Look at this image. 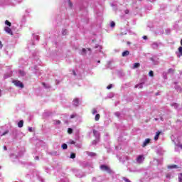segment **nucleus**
Listing matches in <instances>:
<instances>
[{
    "instance_id": "obj_1",
    "label": "nucleus",
    "mask_w": 182,
    "mask_h": 182,
    "mask_svg": "<svg viewBox=\"0 0 182 182\" xmlns=\"http://www.w3.org/2000/svg\"><path fill=\"white\" fill-rule=\"evenodd\" d=\"M100 168L102 170V171H107L108 174H112V169H110V167L107 165H101Z\"/></svg>"
},
{
    "instance_id": "obj_2",
    "label": "nucleus",
    "mask_w": 182,
    "mask_h": 182,
    "mask_svg": "<svg viewBox=\"0 0 182 182\" xmlns=\"http://www.w3.org/2000/svg\"><path fill=\"white\" fill-rule=\"evenodd\" d=\"M15 86H17L18 87H21V89H23L24 86L23 84L19 81V80H13L12 82Z\"/></svg>"
},
{
    "instance_id": "obj_3",
    "label": "nucleus",
    "mask_w": 182,
    "mask_h": 182,
    "mask_svg": "<svg viewBox=\"0 0 182 182\" xmlns=\"http://www.w3.org/2000/svg\"><path fill=\"white\" fill-rule=\"evenodd\" d=\"M4 31L5 32H6V33H8L9 35H14V32L12 31V29L8 26L4 27Z\"/></svg>"
},
{
    "instance_id": "obj_4",
    "label": "nucleus",
    "mask_w": 182,
    "mask_h": 182,
    "mask_svg": "<svg viewBox=\"0 0 182 182\" xmlns=\"http://www.w3.org/2000/svg\"><path fill=\"white\" fill-rule=\"evenodd\" d=\"M143 160H144V158L143 156V155H139L137 158H136V161L137 163H141L143 161Z\"/></svg>"
},
{
    "instance_id": "obj_5",
    "label": "nucleus",
    "mask_w": 182,
    "mask_h": 182,
    "mask_svg": "<svg viewBox=\"0 0 182 182\" xmlns=\"http://www.w3.org/2000/svg\"><path fill=\"white\" fill-rule=\"evenodd\" d=\"M86 50H89V52H91L92 49L90 48H87V49L86 48H82L81 54L82 55H86Z\"/></svg>"
},
{
    "instance_id": "obj_6",
    "label": "nucleus",
    "mask_w": 182,
    "mask_h": 182,
    "mask_svg": "<svg viewBox=\"0 0 182 182\" xmlns=\"http://www.w3.org/2000/svg\"><path fill=\"white\" fill-rule=\"evenodd\" d=\"M150 143V139H146L142 144V147H146Z\"/></svg>"
},
{
    "instance_id": "obj_7",
    "label": "nucleus",
    "mask_w": 182,
    "mask_h": 182,
    "mask_svg": "<svg viewBox=\"0 0 182 182\" xmlns=\"http://www.w3.org/2000/svg\"><path fill=\"white\" fill-rule=\"evenodd\" d=\"M73 105L74 106H76V107L79 106V99L75 98L73 100Z\"/></svg>"
},
{
    "instance_id": "obj_8",
    "label": "nucleus",
    "mask_w": 182,
    "mask_h": 182,
    "mask_svg": "<svg viewBox=\"0 0 182 182\" xmlns=\"http://www.w3.org/2000/svg\"><path fill=\"white\" fill-rule=\"evenodd\" d=\"M122 55L124 58L126 56H129V55H130V52L129 50H125L122 53Z\"/></svg>"
},
{
    "instance_id": "obj_9",
    "label": "nucleus",
    "mask_w": 182,
    "mask_h": 182,
    "mask_svg": "<svg viewBox=\"0 0 182 182\" xmlns=\"http://www.w3.org/2000/svg\"><path fill=\"white\" fill-rule=\"evenodd\" d=\"M161 134V132L160 131L156 132V134L154 136V140H159V136Z\"/></svg>"
},
{
    "instance_id": "obj_10",
    "label": "nucleus",
    "mask_w": 182,
    "mask_h": 182,
    "mask_svg": "<svg viewBox=\"0 0 182 182\" xmlns=\"http://www.w3.org/2000/svg\"><path fill=\"white\" fill-rule=\"evenodd\" d=\"M18 127H23V120L19 121V122L18 123Z\"/></svg>"
},
{
    "instance_id": "obj_11",
    "label": "nucleus",
    "mask_w": 182,
    "mask_h": 182,
    "mask_svg": "<svg viewBox=\"0 0 182 182\" xmlns=\"http://www.w3.org/2000/svg\"><path fill=\"white\" fill-rule=\"evenodd\" d=\"M100 119V114H97L95 115V122H99Z\"/></svg>"
},
{
    "instance_id": "obj_12",
    "label": "nucleus",
    "mask_w": 182,
    "mask_h": 182,
    "mask_svg": "<svg viewBox=\"0 0 182 182\" xmlns=\"http://www.w3.org/2000/svg\"><path fill=\"white\" fill-rule=\"evenodd\" d=\"M168 168H178V166L177 165H169Z\"/></svg>"
},
{
    "instance_id": "obj_13",
    "label": "nucleus",
    "mask_w": 182,
    "mask_h": 182,
    "mask_svg": "<svg viewBox=\"0 0 182 182\" xmlns=\"http://www.w3.org/2000/svg\"><path fill=\"white\" fill-rule=\"evenodd\" d=\"M140 68V63H135L134 64L133 68H134V69H136V68Z\"/></svg>"
},
{
    "instance_id": "obj_14",
    "label": "nucleus",
    "mask_w": 182,
    "mask_h": 182,
    "mask_svg": "<svg viewBox=\"0 0 182 182\" xmlns=\"http://www.w3.org/2000/svg\"><path fill=\"white\" fill-rule=\"evenodd\" d=\"M5 23H6V25H7V26H9V27L12 26V23L11 22H9V21H8V20L5 21Z\"/></svg>"
},
{
    "instance_id": "obj_15",
    "label": "nucleus",
    "mask_w": 182,
    "mask_h": 182,
    "mask_svg": "<svg viewBox=\"0 0 182 182\" xmlns=\"http://www.w3.org/2000/svg\"><path fill=\"white\" fill-rule=\"evenodd\" d=\"M70 159H76V154L71 153V154L70 156Z\"/></svg>"
},
{
    "instance_id": "obj_16",
    "label": "nucleus",
    "mask_w": 182,
    "mask_h": 182,
    "mask_svg": "<svg viewBox=\"0 0 182 182\" xmlns=\"http://www.w3.org/2000/svg\"><path fill=\"white\" fill-rule=\"evenodd\" d=\"M68 134H72V133H73V129L72 128H68Z\"/></svg>"
},
{
    "instance_id": "obj_17",
    "label": "nucleus",
    "mask_w": 182,
    "mask_h": 182,
    "mask_svg": "<svg viewBox=\"0 0 182 182\" xmlns=\"http://www.w3.org/2000/svg\"><path fill=\"white\" fill-rule=\"evenodd\" d=\"M62 149H63V150H66V149H68V144H63L62 145Z\"/></svg>"
},
{
    "instance_id": "obj_18",
    "label": "nucleus",
    "mask_w": 182,
    "mask_h": 182,
    "mask_svg": "<svg viewBox=\"0 0 182 182\" xmlns=\"http://www.w3.org/2000/svg\"><path fill=\"white\" fill-rule=\"evenodd\" d=\"M149 75L151 76V77H153V76H154V73L153 72V70L149 71Z\"/></svg>"
},
{
    "instance_id": "obj_19",
    "label": "nucleus",
    "mask_w": 182,
    "mask_h": 182,
    "mask_svg": "<svg viewBox=\"0 0 182 182\" xmlns=\"http://www.w3.org/2000/svg\"><path fill=\"white\" fill-rule=\"evenodd\" d=\"M96 113H97V110L96 109V108H94L92 109V114H96Z\"/></svg>"
},
{
    "instance_id": "obj_20",
    "label": "nucleus",
    "mask_w": 182,
    "mask_h": 182,
    "mask_svg": "<svg viewBox=\"0 0 182 182\" xmlns=\"http://www.w3.org/2000/svg\"><path fill=\"white\" fill-rule=\"evenodd\" d=\"M110 26H111V28H114V26H116V23H114V21L111 22Z\"/></svg>"
},
{
    "instance_id": "obj_21",
    "label": "nucleus",
    "mask_w": 182,
    "mask_h": 182,
    "mask_svg": "<svg viewBox=\"0 0 182 182\" xmlns=\"http://www.w3.org/2000/svg\"><path fill=\"white\" fill-rule=\"evenodd\" d=\"M152 47L154 48H159V44H157V43H154L153 44H152Z\"/></svg>"
},
{
    "instance_id": "obj_22",
    "label": "nucleus",
    "mask_w": 182,
    "mask_h": 182,
    "mask_svg": "<svg viewBox=\"0 0 182 182\" xmlns=\"http://www.w3.org/2000/svg\"><path fill=\"white\" fill-rule=\"evenodd\" d=\"M63 35L65 36L66 35H68V30L65 29L63 31Z\"/></svg>"
},
{
    "instance_id": "obj_23",
    "label": "nucleus",
    "mask_w": 182,
    "mask_h": 182,
    "mask_svg": "<svg viewBox=\"0 0 182 182\" xmlns=\"http://www.w3.org/2000/svg\"><path fill=\"white\" fill-rule=\"evenodd\" d=\"M54 124H60V120H54Z\"/></svg>"
},
{
    "instance_id": "obj_24",
    "label": "nucleus",
    "mask_w": 182,
    "mask_h": 182,
    "mask_svg": "<svg viewBox=\"0 0 182 182\" xmlns=\"http://www.w3.org/2000/svg\"><path fill=\"white\" fill-rule=\"evenodd\" d=\"M178 52H179V53L181 55V56H182V47L181 46H180L179 48H178Z\"/></svg>"
},
{
    "instance_id": "obj_25",
    "label": "nucleus",
    "mask_w": 182,
    "mask_h": 182,
    "mask_svg": "<svg viewBox=\"0 0 182 182\" xmlns=\"http://www.w3.org/2000/svg\"><path fill=\"white\" fill-rule=\"evenodd\" d=\"M92 133H93L94 136H96V134H97V130L93 129Z\"/></svg>"
},
{
    "instance_id": "obj_26",
    "label": "nucleus",
    "mask_w": 182,
    "mask_h": 182,
    "mask_svg": "<svg viewBox=\"0 0 182 182\" xmlns=\"http://www.w3.org/2000/svg\"><path fill=\"white\" fill-rule=\"evenodd\" d=\"M129 9H126V10L124 11V14H125L126 15H129Z\"/></svg>"
},
{
    "instance_id": "obj_27",
    "label": "nucleus",
    "mask_w": 182,
    "mask_h": 182,
    "mask_svg": "<svg viewBox=\"0 0 182 182\" xmlns=\"http://www.w3.org/2000/svg\"><path fill=\"white\" fill-rule=\"evenodd\" d=\"M76 142L73 140H70V144H75Z\"/></svg>"
},
{
    "instance_id": "obj_28",
    "label": "nucleus",
    "mask_w": 182,
    "mask_h": 182,
    "mask_svg": "<svg viewBox=\"0 0 182 182\" xmlns=\"http://www.w3.org/2000/svg\"><path fill=\"white\" fill-rule=\"evenodd\" d=\"M135 87H143V84H139V85H136Z\"/></svg>"
},
{
    "instance_id": "obj_29",
    "label": "nucleus",
    "mask_w": 182,
    "mask_h": 182,
    "mask_svg": "<svg viewBox=\"0 0 182 182\" xmlns=\"http://www.w3.org/2000/svg\"><path fill=\"white\" fill-rule=\"evenodd\" d=\"M75 117H76V115H75V114L70 115V119H75Z\"/></svg>"
},
{
    "instance_id": "obj_30",
    "label": "nucleus",
    "mask_w": 182,
    "mask_h": 182,
    "mask_svg": "<svg viewBox=\"0 0 182 182\" xmlns=\"http://www.w3.org/2000/svg\"><path fill=\"white\" fill-rule=\"evenodd\" d=\"M112 84L109 85L107 87V89H110L112 87Z\"/></svg>"
},
{
    "instance_id": "obj_31",
    "label": "nucleus",
    "mask_w": 182,
    "mask_h": 182,
    "mask_svg": "<svg viewBox=\"0 0 182 182\" xmlns=\"http://www.w3.org/2000/svg\"><path fill=\"white\" fill-rule=\"evenodd\" d=\"M4 46L2 45V42H1L0 41V49H2V47H3Z\"/></svg>"
},
{
    "instance_id": "obj_32",
    "label": "nucleus",
    "mask_w": 182,
    "mask_h": 182,
    "mask_svg": "<svg viewBox=\"0 0 182 182\" xmlns=\"http://www.w3.org/2000/svg\"><path fill=\"white\" fill-rule=\"evenodd\" d=\"M124 181H126V182H132V181H130V180H129L128 178H124Z\"/></svg>"
},
{
    "instance_id": "obj_33",
    "label": "nucleus",
    "mask_w": 182,
    "mask_h": 182,
    "mask_svg": "<svg viewBox=\"0 0 182 182\" xmlns=\"http://www.w3.org/2000/svg\"><path fill=\"white\" fill-rule=\"evenodd\" d=\"M178 181H179V182H182V178H181V177H179V178H178Z\"/></svg>"
},
{
    "instance_id": "obj_34",
    "label": "nucleus",
    "mask_w": 182,
    "mask_h": 182,
    "mask_svg": "<svg viewBox=\"0 0 182 182\" xmlns=\"http://www.w3.org/2000/svg\"><path fill=\"white\" fill-rule=\"evenodd\" d=\"M4 150H5V151L8 150V149L6 148V146H4Z\"/></svg>"
},
{
    "instance_id": "obj_35",
    "label": "nucleus",
    "mask_w": 182,
    "mask_h": 182,
    "mask_svg": "<svg viewBox=\"0 0 182 182\" xmlns=\"http://www.w3.org/2000/svg\"><path fill=\"white\" fill-rule=\"evenodd\" d=\"M90 156H96V154H95V153H91V154H90Z\"/></svg>"
},
{
    "instance_id": "obj_36",
    "label": "nucleus",
    "mask_w": 182,
    "mask_h": 182,
    "mask_svg": "<svg viewBox=\"0 0 182 182\" xmlns=\"http://www.w3.org/2000/svg\"><path fill=\"white\" fill-rule=\"evenodd\" d=\"M73 73L74 76H76V72H75V70L73 71Z\"/></svg>"
},
{
    "instance_id": "obj_37",
    "label": "nucleus",
    "mask_w": 182,
    "mask_h": 182,
    "mask_svg": "<svg viewBox=\"0 0 182 182\" xmlns=\"http://www.w3.org/2000/svg\"><path fill=\"white\" fill-rule=\"evenodd\" d=\"M178 147H179L180 149H181V150H182V144H179V145H178Z\"/></svg>"
},
{
    "instance_id": "obj_38",
    "label": "nucleus",
    "mask_w": 182,
    "mask_h": 182,
    "mask_svg": "<svg viewBox=\"0 0 182 182\" xmlns=\"http://www.w3.org/2000/svg\"><path fill=\"white\" fill-rule=\"evenodd\" d=\"M43 86H46V84L45 82H42Z\"/></svg>"
},
{
    "instance_id": "obj_39",
    "label": "nucleus",
    "mask_w": 182,
    "mask_h": 182,
    "mask_svg": "<svg viewBox=\"0 0 182 182\" xmlns=\"http://www.w3.org/2000/svg\"><path fill=\"white\" fill-rule=\"evenodd\" d=\"M29 132H32V127L28 128Z\"/></svg>"
},
{
    "instance_id": "obj_40",
    "label": "nucleus",
    "mask_w": 182,
    "mask_h": 182,
    "mask_svg": "<svg viewBox=\"0 0 182 182\" xmlns=\"http://www.w3.org/2000/svg\"><path fill=\"white\" fill-rule=\"evenodd\" d=\"M175 106H176V107H178V104L175 103Z\"/></svg>"
},
{
    "instance_id": "obj_41",
    "label": "nucleus",
    "mask_w": 182,
    "mask_h": 182,
    "mask_svg": "<svg viewBox=\"0 0 182 182\" xmlns=\"http://www.w3.org/2000/svg\"><path fill=\"white\" fill-rule=\"evenodd\" d=\"M36 160H39V156H36Z\"/></svg>"
},
{
    "instance_id": "obj_42",
    "label": "nucleus",
    "mask_w": 182,
    "mask_h": 182,
    "mask_svg": "<svg viewBox=\"0 0 182 182\" xmlns=\"http://www.w3.org/2000/svg\"><path fill=\"white\" fill-rule=\"evenodd\" d=\"M143 39H147V36H144V37H143Z\"/></svg>"
},
{
    "instance_id": "obj_43",
    "label": "nucleus",
    "mask_w": 182,
    "mask_h": 182,
    "mask_svg": "<svg viewBox=\"0 0 182 182\" xmlns=\"http://www.w3.org/2000/svg\"><path fill=\"white\" fill-rule=\"evenodd\" d=\"M19 73H23V72H22L21 70L19 71Z\"/></svg>"
},
{
    "instance_id": "obj_44",
    "label": "nucleus",
    "mask_w": 182,
    "mask_h": 182,
    "mask_svg": "<svg viewBox=\"0 0 182 182\" xmlns=\"http://www.w3.org/2000/svg\"><path fill=\"white\" fill-rule=\"evenodd\" d=\"M6 133V132H4V133L2 134V136H5Z\"/></svg>"
},
{
    "instance_id": "obj_45",
    "label": "nucleus",
    "mask_w": 182,
    "mask_h": 182,
    "mask_svg": "<svg viewBox=\"0 0 182 182\" xmlns=\"http://www.w3.org/2000/svg\"><path fill=\"white\" fill-rule=\"evenodd\" d=\"M69 4H70V6H72V3L70 2Z\"/></svg>"
},
{
    "instance_id": "obj_46",
    "label": "nucleus",
    "mask_w": 182,
    "mask_h": 182,
    "mask_svg": "<svg viewBox=\"0 0 182 182\" xmlns=\"http://www.w3.org/2000/svg\"><path fill=\"white\" fill-rule=\"evenodd\" d=\"M171 70H173L172 69H169V72H171Z\"/></svg>"
},
{
    "instance_id": "obj_47",
    "label": "nucleus",
    "mask_w": 182,
    "mask_h": 182,
    "mask_svg": "<svg viewBox=\"0 0 182 182\" xmlns=\"http://www.w3.org/2000/svg\"><path fill=\"white\" fill-rule=\"evenodd\" d=\"M181 177H182V173H180Z\"/></svg>"
},
{
    "instance_id": "obj_48",
    "label": "nucleus",
    "mask_w": 182,
    "mask_h": 182,
    "mask_svg": "<svg viewBox=\"0 0 182 182\" xmlns=\"http://www.w3.org/2000/svg\"><path fill=\"white\" fill-rule=\"evenodd\" d=\"M98 63H100V60L98 61Z\"/></svg>"
},
{
    "instance_id": "obj_49",
    "label": "nucleus",
    "mask_w": 182,
    "mask_h": 182,
    "mask_svg": "<svg viewBox=\"0 0 182 182\" xmlns=\"http://www.w3.org/2000/svg\"><path fill=\"white\" fill-rule=\"evenodd\" d=\"M0 169H1V166H0Z\"/></svg>"
}]
</instances>
